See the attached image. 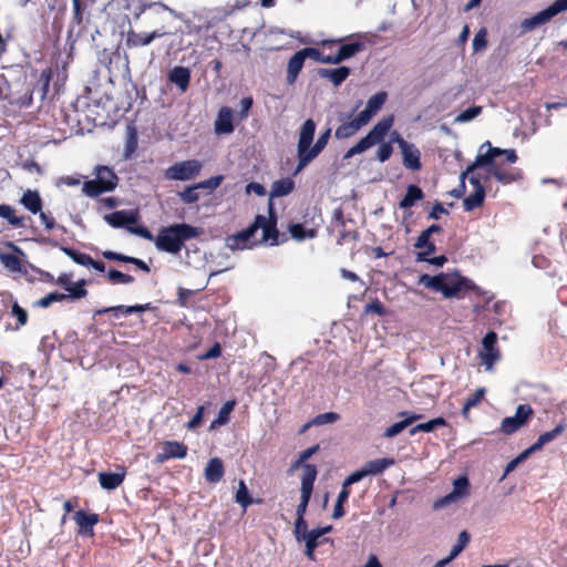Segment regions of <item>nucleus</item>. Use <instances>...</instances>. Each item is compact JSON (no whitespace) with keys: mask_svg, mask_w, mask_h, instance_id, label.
<instances>
[{"mask_svg":"<svg viewBox=\"0 0 567 567\" xmlns=\"http://www.w3.org/2000/svg\"><path fill=\"white\" fill-rule=\"evenodd\" d=\"M419 284L437 292L445 298L458 297L461 291L476 290L477 286L466 277L457 272H440L435 276L423 274L419 277Z\"/></svg>","mask_w":567,"mask_h":567,"instance_id":"f257e3e1","label":"nucleus"},{"mask_svg":"<svg viewBox=\"0 0 567 567\" xmlns=\"http://www.w3.org/2000/svg\"><path fill=\"white\" fill-rule=\"evenodd\" d=\"M202 229L195 226L182 223L163 227L154 239L156 248L161 251L176 255L186 240L198 237Z\"/></svg>","mask_w":567,"mask_h":567,"instance_id":"f03ea898","label":"nucleus"},{"mask_svg":"<svg viewBox=\"0 0 567 567\" xmlns=\"http://www.w3.org/2000/svg\"><path fill=\"white\" fill-rule=\"evenodd\" d=\"M394 123V116L388 115L380 120L369 133L362 137L355 145L350 147L343 155V159H349L358 154H361L374 145L381 143L389 134Z\"/></svg>","mask_w":567,"mask_h":567,"instance_id":"7ed1b4c3","label":"nucleus"},{"mask_svg":"<svg viewBox=\"0 0 567 567\" xmlns=\"http://www.w3.org/2000/svg\"><path fill=\"white\" fill-rule=\"evenodd\" d=\"M118 184V177L109 166L95 168V179L86 181L83 184V193L89 197H96L103 193L112 192Z\"/></svg>","mask_w":567,"mask_h":567,"instance_id":"20e7f679","label":"nucleus"},{"mask_svg":"<svg viewBox=\"0 0 567 567\" xmlns=\"http://www.w3.org/2000/svg\"><path fill=\"white\" fill-rule=\"evenodd\" d=\"M261 221V217H255V220L247 228L227 236L225 240L226 247L235 251L252 249L259 245L260 241L256 239V234L259 230Z\"/></svg>","mask_w":567,"mask_h":567,"instance_id":"39448f33","label":"nucleus"},{"mask_svg":"<svg viewBox=\"0 0 567 567\" xmlns=\"http://www.w3.org/2000/svg\"><path fill=\"white\" fill-rule=\"evenodd\" d=\"M202 167L203 165L198 159L177 162L164 171V178L167 181H190L199 175Z\"/></svg>","mask_w":567,"mask_h":567,"instance_id":"423d86ee","label":"nucleus"},{"mask_svg":"<svg viewBox=\"0 0 567 567\" xmlns=\"http://www.w3.org/2000/svg\"><path fill=\"white\" fill-rule=\"evenodd\" d=\"M566 10L567 8L565 7L561 0H555L547 8L543 9L542 11L537 12L536 14L529 18L524 19L520 22L522 33L535 30L536 28L549 22L558 13L564 12Z\"/></svg>","mask_w":567,"mask_h":567,"instance_id":"0eeeda50","label":"nucleus"},{"mask_svg":"<svg viewBox=\"0 0 567 567\" xmlns=\"http://www.w3.org/2000/svg\"><path fill=\"white\" fill-rule=\"evenodd\" d=\"M316 133V123L312 118H308L303 122L299 130V138L297 144V156L298 164L293 172V176L302 171V164L305 163L303 155L307 154L310 148Z\"/></svg>","mask_w":567,"mask_h":567,"instance_id":"6e6552de","label":"nucleus"},{"mask_svg":"<svg viewBox=\"0 0 567 567\" xmlns=\"http://www.w3.org/2000/svg\"><path fill=\"white\" fill-rule=\"evenodd\" d=\"M534 411L529 404H519L515 415L507 416L501 422V432L511 435L524 426L532 417Z\"/></svg>","mask_w":567,"mask_h":567,"instance_id":"1a4fd4ad","label":"nucleus"},{"mask_svg":"<svg viewBox=\"0 0 567 567\" xmlns=\"http://www.w3.org/2000/svg\"><path fill=\"white\" fill-rule=\"evenodd\" d=\"M173 32L165 27V24H161V27L155 28L152 32H135L130 30L126 34L125 44L128 49L146 47L151 44L154 40L163 38L164 35L172 34Z\"/></svg>","mask_w":567,"mask_h":567,"instance_id":"9d476101","label":"nucleus"},{"mask_svg":"<svg viewBox=\"0 0 567 567\" xmlns=\"http://www.w3.org/2000/svg\"><path fill=\"white\" fill-rule=\"evenodd\" d=\"M354 112L355 110H352L347 115H339V120L342 121V123L334 131V137L337 140L350 138L368 124L359 114L352 118Z\"/></svg>","mask_w":567,"mask_h":567,"instance_id":"9b49d317","label":"nucleus"},{"mask_svg":"<svg viewBox=\"0 0 567 567\" xmlns=\"http://www.w3.org/2000/svg\"><path fill=\"white\" fill-rule=\"evenodd\" d=\"M268 218L264 215L256 216L262 218V221L260 223L261 225L259 226V229L262 230V237L259 241L269 243L270 246H277L279 245V230L277 229V215L271 202L268 203Z\"/></svg>","mask_w":567,"mask_h":567,"instance_id":"f8f14e48","label":"nucleus"},{"mask_svg":"<svg viewBox=\"0 0 567 567\" xmlns=\"http://www.w3.org/2000/svg\"><path fill=\"white\" fill-rule=\"evenodd\" d=\"M496 343L497 333L495 331H488L482 340L480 358L487 370H491L494 363L499 359V351Z\"/></svg>","mask_w":567,"mask_h":567,"instance_id":"ddd939ff","label":"nucleus"},{"mask_svg":"<svg viewBox=\"0 0 567 567\" xmlns=\"http://www.w3.org/2000/svg\"><path fill=\"white\" fill-rule=\"evenodd\" d=\"M317 55L313 48H303L297 51L288 61L287 65V78L286 81L289 85L297 81L299 73L301 72L305 61L307 58L311 59V55Z\"/></svg>","mask_w":567,"mask_h":567,"instance_id":"4468645a","label":"nucleus"},{"mask_svg":"<svg viewBox=\"0 0 567 567\" xmlns=\"http://www.w3.org/2000/svg\"><path fill=\"white\" fill-rule=\"evenodd\" d=\"M168 13L173 17V19H181L182 16L176 10L169 8L163 2H145L134 8L133 16L135 19H140L143 14L145 17L150 16H158L163 20V14Z\"/></svg>","mask_w":567,"mask_h":567,"instance_id":"2eb2a0df","label":"nucleus"},{"mask_svg":"<svg viewBox=\"0 0 567 567\" xmlns=\"http://www.w3.org/2000/svg\"><path fill=\"white\" fill-rule=\"evenodd\" d=\"M138 212L134 209L117 210L104 216V220L113 228H125L138 221Z\"/></svg>","mask_w":567,"mask_h":567,"instance_id":"dca6fc26","label":"nucleus"},{"mask_svg":"<svg viewBox=\"0 0 567 567\" xmlns=\"http://www.w3.org/2000/svg\"><path fill=\"white\" fill-rule=\"evenodd\" d=\"M317 466L313 464H307L303 466V474L301 477V496L300 504L309 505V501L312 495L313 484L317 477Z\"/></svg>","mask_w":567,"mask_h":567,"instance_id":"f3484780","label":"nucleus"},{"mask_svg":"<svg viewBox=\"0 0 567 567\" xmlns=\"http://www.w3.org/2000/svg\"><path fill=\"white\" fill-rule=\"evenodd\" d=\"M187 446L177 441H167L163 444L162 452L157 454L158 462H165L169 458H184L187 455Z\"/></svg>","mask_w":567,"mask_h":567,"instance_id":"a211bd4d","label":"nucleus"},{"mask_svg":"<svg viewBox=\"0 0 567 567\" xmlns=\"http://www.w3.org/2000/svg\"><path fill=\"white\" fill-rule=\"evenodd\" d=\"M8 246L14 251V254L0 251V261L8 271L20 272L22 269L20 256H24V252L13 243H9Z\"/></svg>","mask_w":567,"mask_h":567,"instance_id":"6ab92c4d","label":"nucleus"},{"mask_svg":"<svg viewBox=\"0 0 567 567\" xmlns=\"http://www.w3.org/2000/svg\"><path fill=\"white\" fill-rule=\"evenodd\" d=\"M388 93L385 91H380L372 95L367 104L364 110H362L359 115L369 123L371 118L382 109L384 103L386 102Z\"/></svg>","mask_w":567,"mask_h":567,"instance_id":"aec40b11","label":"nucleus"},{"mask_svg":"<svg viewBox=\"0 0 567 567\" xmlns=\"http://www.w3.org/2000/svg\"><path fill=\"white\" fill-rule=\"evenodd\" d=\"M74 520L79 525V534L82 536H93L94 535V525L99 522V515L95 513H85L80 509L74 514Z\"/></svg>","mask_w":567,"mask_h":567,"instance_id":"412c9836","label":"nucleus"},{"mask_svg":"<svg viewBox=\"0 0 567 567\" xmlns=\"http://www.w3.org/2000/svg\"><path fill=\"white\" fill-rule=\"evenodd\" d=\"M402 153V164L406 169L410 171H420L422 167L421 164V152L420 150L413 144L408 143L401 148Z\"/></svg>","mask_w":567,"mask_h":567,"instance_id":"4be33fe9","label":"nucleus"},{"mask_svg":"<svg viewBox=\"0 0 567 567\" xmlns=\"http://www.w3.org/2000/svg\"><path fill=\"white\" fill-rule=\"evenodd\" d=\"M167 79L172 84H175L182 93L188 90L190 83V70L185 66H174L169 70Z\"/></svg>","mask_w":567,"mask_h":567,"instance_id":"5701e85b","label":"nucleus"},{"mask_svg":"<svg viewBox=\"0 0 567 567\" xmlns=\"http://www.w3.org/2000/svg\"><path fill=\"white\" fill-rule=\"evenodd\" d=\"M233 124V110L228 106H223L217 114L215 121V132L217 134H230L234 132Z\"/></svg>","mask_w":567,"mask_h":567,"instance_id":"b1692460","label":"nucleus"},{"mask_svg":"<svg viewBox=\"0 0 567 567\" xmlns=\"http://www.w3.org/2000/svg\"><path fill=\"white\" fill-rule=\"evenodd\" d=\"M351 70L348 66H339L337 69H318V75L321 79L329 80L334 86H339L350 75Z\"/></svg>","mask_w":567,"mask_h":567,"instance_id":"393cba45","label":"nucleus"},{"mask_svg":"<svg viewBox=\"0 0 567 567\" xmlns=\"http://www.w3.org/2000/svg\"><path fill=\"white\" fill-rule=\"evenodd\" d=\"M330 136H331V128H327L319 135L316 143L312 146H310L307 154L303 155L305 163L302 164V169L308 164H310L316 157H318V155L324 150V147L327 146V144L329 142Z\"/></svg>","mask_w":567,"mask_h":567,"instance_id":"a878e982","label":"nucleus"},{"mask_svg":"<svg viewBox=\"0 0 567 567\" xmlns=\"http://www.w3.org/2000/svg\"><path fill=\"white\" fill-rule=\"evenodd\" d=\"M491 176L495 177L499 183L506 185L519 181L523 177V173L518 168L504 169L497 165L492 167Z\"/></svg>","mask_w":567,"mask_h":567,"instance_id":"bb28decb","label":"nucleus"},{"mask_svg":"<svg viewBox=\"0 0 567 567\" xmlns=\"http://www.w3.org/2000/svg\"><path fill=\"white\" fill-rule=\"evenodd\" d=\"M125 478V471L121 472H102L99 474V482L102 488L112 491L117 488Z\"/></svg>","mask_w":567,"mask_h":567,"instance_id":"cd10ccee","label":"nucleus"},{"mask_svg":"<svg viewBox=\"0 0 567 567\" xmlns=\"http://www.w3.org/2000/svg\"><path fill=\"white\" fill-rule=\"evenodd\" d=\"M224 465L220 458L213 457L208 461L205 467V480L208 483H218L224 476Z\"/></svg>","mask_w":567,"mask_h":567,"instance_id":"c85d7f7f","label":"nucleus"},{"mask_svg":"<svg viewBox=\"0 0 567 567\" xmlns=\"http://www.w3.org/2000/svg\"><path fill=\"white\" fill-rule=\"evenodd\" d=\"M424 198V193L417 185L410 184L406 187V193L404 197L400 200L399 207L401 209H410L413 207L416 202L422 200Z\"/></svg>","mask_w":567,"mask_h":567,"instance_id":"c756f323","label":"nucleus"},{"mask_svg":"<svg viewBox=\"0 0 567 567\" xmlns=\"http://www.w3.org/2000/svg\"><path fill=\"white\" fill-rule=\"evenodd\" d=\"M395 463L394 458L382 457L367 462L362 467L365 475H379Z\"/></svg>","mask_w":567,"mask_h":567,"instance_id":"7c9ffc66","label":"nucleus"},{"mask_svg":"<svg viewBox=\"0 0 567 567\" xmlns=\"http://www.w3.org/2000/svg\"><path fill=\"white\" fill-rule=\"evenodd\" d=\"M20 203L32 214H38L42 209V199L37 190H25Z\"/></svg>","mask_w":567,"mask_h":567,"instance_id":"2f4dec72","label":"nucleus"},{"mask_svg":"<svg viewBox=\"0 0 567 567\" xmlns=\"http://www.w3.org/2000/svg\"><path fill=\"white\" fill-rule=\"evenodd\" d=\"M567 429V424L565 421L559 422L553 430L545 432L538 436L534 446L537 447V451L542 450L543 446L554 441L560 434H563Z\"/></svg>","mask_w":567,"mask_h":567,"instance_id":"473e14b6","label":"nucleus"},{"mask_svg":"<svg viewBox=\"0 0 567 567\" xmlns=\"http://www.w3.org/2000/svg\"><path fill=\"white\" fill-rule=\"evenodd\" d=\"M295 189V182L289 178H281L275 181L271 185L270 197H284L289 195Z\"/></svg>","mask_w":567,"mask_h":567,"instance_id":"72a5a7b5","label":"nucleus"},{"mask_svg":"<svg viewBox=\"0 0 567 567\" xmlns=\"http://www.w3.org/2000/svg\"><path fill=\"white\" fill-rule=\"evenodd\" d=\"M485 198V187L474 188V192L470 194L463 200V206L465 212H472L478 207H481L484 203Z\"/></svg>","mask_w":567,"mask_h":567,"instance_id":"f704fd0d","label":"nucleus"},{"mask_svg":"<svg viewBox=\"0 0 567 567\" xmlns=\"http://www.w3.org/2000/svg\"><path fill=\"white\" fill-rule=\"evenodd\" d=\"M363 49H364V44L360 41L342 44L337 51L339 62L341 63L342 61H346V60L354 56L357 53L361 52Z\"/></svg>","mask_w":567,"mask_h":567,"instance_id":"c9c22d12","label":"nucleus"},{"mask_svg":"<svg viewBox=\"0 0 567 567\" xmlns=\"http://www.w3.org/2000/svg\"><path fill=\"white\" fill-rule=\"evenodd\" d=\"M235 406V400H229L225 402L220 410L218 411L217 417L212 422L210 427L215 429L216 426L226 424L229 421V415L234 411Z\"/></svg>","mask_w":567,"mask_h":567,"instance_id":"e433bc0d","label":"nucleus"},{"mask_svg":"<svg viewBox=\"0 0 567 567\" xmlns=\"http://www.w3.org/2000/svg\"><path fill=\"white\" fill-rule=\"evenodd\" d=\"M86 281L84 279H81L76 282H72L70 286L66 287L68 293H64L65 300H78L81 298L86 297L87 290L85 289Z\"/></svg>","mask_w":567,"mask_h":567,"instance_id":"4c0bfd02","label":"nucleus"},{"mask_svg":"<svg viewBox=\"0 0 567 567\" xmlns=\"http://www.w3.org/2000/svg\"><path fill=\"white\" fill-rule=\"evenodd\" d=\"M444 425H446L445 419L442 416H439V417L432 419L427 422L420 423V424L413 426L410 430V434L415 435L419 432L430 433V432H433L436 427L444 426Z\"/></svg>","mask_w":567,"mask_h":567,"instance_id":"58836bf2","label":"nucleus"},{"mask_svg":"<svg viewBox=\"0 0 567 567\" xmlns=\"http://www.w3.org/2000/svg\"><path fill=\"white\" fill-rule=\"evenodd\" d=\"M421 419L420 414H414L410 417H406L400 422H396L389 426L384 432V437H394L398 434H400L405 427H408L410 424H412L414 421Z\"/></svg>","mask_w":567,"mask_h":567,"instance_id":"ea45409f","label":"nucleus"},{"mask_svg":"<svg viewBox=\"0 0 567 567\" xmlns=\"http://www.w3.org/2000/svg\"><path fill=\"white\" fill-rule=\"evenodd\" d=\"M498 164L496 162H493L488 153L485 154H478L475 157V161L467 166V172H475L478 168L486 167L488 175H491V169L493 166H497Z\"/></svg>","mask_w":567,"mask_h":567,"instance_id":"a19ab883","label":"nucleus"},{"mask_svg":"<svg viewBox=\"0 0 567 567\" xmlns=\"http://www.w3.org/2000/svg\"><path fill=\"white\" fill-rule=\"evenodd\" d=\"M289 233L296 240H305L307 238H315L317 236L316 229H308L302 224H291L289 226Z\"/></svg>","mask_w":567,"mask_h":567,"instance_id":"79ce46f5","label":"nucleus"},{"mask_svg":"<svg viewBox=\"0 0 567 567\" xmlns=\"http://www.w3.org/2000/svg\"><path fill=\"white\" fill-rule=\"evenodd\" d=\"M0 216L8 220V223L13 227H22L23 226V217H18L14 215V209L7 204L0 205Z\"/></svg>","mask_w":567,"mask_h":567,"instance_id":"37998d69","label":"nucleus"},{"mask_svg":"<svg viewBox=\"0 0 567 567\" xmlns=\"http://www.w3.org/2000/svg\"><path fill=\"white\" fill-rule=\"evenodd\" d=\"M61 250L71 258L75 264L89 267L91 262V256L81 251H78L71 247H61Z\"/></svg>","mask_w":567,"mask_h":567,"instance_id":"c03bdc74","label":"nucleus"},{"mask_svg":"<svg viewBox=\"0 0 567 567\" xmlns=\"http://www.w3.org/2000/svg\"><path fill=\"white\" fill-rule=\"evenodd\" d=\"M106 278L112 285H128L134 281L131 275L124 274L117 269H110L106 274Z\"/></svg>","mask_w":567,"mask_h":567,"instance_id":"a18cd8bd","label":"nucleus"},{"mask_svg":"<svg viewBox=\"0 0 567 567\" xmlns=\"http://www.w3.org/2000/svg\"><path fill=\"white\" fill-rule=\"evenodd\" d=\"M235 499L244 509L252 504V498L244 481H239Z\"/></svg>","mask_w":567,"mask_h":567,"instance_id":"49530a36","label":"nucleus"},{"mask_svg":"<svg viewBox=\"0 0 567 567\" xmlns=\"http://www.w3.org/2000/svg\"><path fill=\"white\" fill-rule=\"evenodd\" d=\"M197 186L194 184L192 186H187L183 192L178 193L179 199L187 205L195 204L199 200V193Z\"/></svg>","mask_w":567,"mask_h":567,"instance_id":"de8ad7c7","label":"nucleus"},{"mask_svg":"<svg viewBox=\"0 0 567 567\" xmlns=\"http://www.w3.org/2000/svg\"><path fill=\"white\" fill-rule=\"evenodd\" d=\"M470 488V481L466 475H461L453 482V495H455L457 498H461L462 496L466 495L468 493Z\"/></svg>","mask_w":567,"mask_h":567,"instance_id":"09e8293b","label":"nucleus"},{"mask_svg":"<svg viewBox=\"0 0 567 567\" xmlns=\"http://www.w3.org/2000/svg\"><path fill=\"white\" fill-rule=\"evenodd\" d=\"M482 106L473 105L462 111L454 120L455 123H466L475 117H477L482 113Z\"/></svg>","mask_w":567,"mask_h":567,"instance_id":"8fccbe9b","label":"nucleus"},{"mask_svg":"<svg viewBox=\"0 0 567 567\" xmlns=\"http://www.w3.org/2000/svg\"><path fill=\"white\" fill-rule=\"evenodd\" d=\"M472 47L474 52H480L487 47V31L485 28L480 29L475 33Z\"/></svg>","mask_w":567,"mask_h":567,"instance_id":"3c124183","label":"nucleus"},{"mask_svg":"<svg viewBox=\"0 0 567 567\" xmlns=\"http://www.w3.org/2000/svg\"><path fill=\"white\" fill-rule=\"evenodd\" d=\"M65 300L64 293L59 291H52L48 293L45 297L39 299L35 305L41 308H48L53 302H59Z\"/></svg>","mask_w":567,"mask_h":567,"instance_id":"603ef678","label":"nucleus"},{"mask_svg":"<svg viewBox=\"0 0 567 567\" xmlns=\"http://www.w3.org/2000/svg\"><path fill=\"white\" fill-rule=\"evenodd\" d=\"M379 144H380V146L375 153V157L380 163H384L391 157V155L393 153V146L391 145V142L384 143L382 141Z\"/></svg>","mask_w":567,"mask_h":567,"instance_id":"864d4df0","label":"nucleus"},{"mask_svg":"<svg viewBox=\"0 0 567 567\" xmlns=\"http://www.w3.org/2000/svg\"><path fill=\"white\" fill-rule=\"evenodd\" d=\"M309 532L310 530L308 529L306 519H296L293 526V535L298 543H302L303 538Z\"/></svg>","mask_w":567,"mask_h":567,"instance_id":"5fc2aeb1","label":"nucleus"},{"mask_svg":"<svg viewBox=\"0 0 567 567\" xmlns=\"http://www.w3.org/2000/svg\"><path fill=\"white\" fill-rule=\"evenodd\" d=\"M224 177L221 175L213 176L206 181L196 183L198 189H209L210 192L216 189L223 182Z\"/></svg>","mask_w":567,"mask_h":567,"instance_id":"6e6d98bb","label":"nucleus"},{"mask_svg":"<svg viewBox=\"0 0 567 567\" xmlns=\"http://www.w3.org/2000/svg\"><path fill=\"white\" fill-rule=\"evenodd\" d=\"M339 419H340V415L338 413L326 412V413L318 414L313 419L312 423L316 425H323V424L334 423Z\"/></svg>","mask_w":567,"mask_h":567,"instance_id":"4d7b16f0","label":"nucleus"},{"mask_svg":"<svg viewBox=\"0 0 567 567\" xmlns=\"http://www.w3.org/2000/svg\"><path fill=\"white\" fill-rule=\"evenodd\" d=\"M313 51H316V53H318L317 55H311V59L317 61V62H320V63H326V64H339V58L336 54H330V55H324L319 49L317 48H313Z\"/></svg>","mask_w":567,"mask_h":567,"instance_id":"13d9d810","label":"nucleus"},{"mask_svg":"<svg viewBox=\"0 0 567 567\" xmlns=\"http://www.w3.org/2000/svg\"><path fill=\"white\" fill-rule=\"evenodd\" d=\"M320 538H321V536L319 535V532L317 530V528H313L309 533H307L302 543H305V545H311L313 547H318L320 544L328 540V538H324L322 540H320Z\"/></svg>","mask_w":567,"mask_h":567,"instance_id":"bf43d9fd","label":"nucleus"},{"mask_svg":"<svg viewBox=\"0 0 567 567\" xmlns=\"http://www.w3.org/2000/svg\"><path fill=\"white\" fill-rule=\"evenodd\" d=\"M128 231L133 235L140 236L150 241H154V239H155L153 234L145 226L131 225V227H128Z\"/></svg>","mask_w":567,"mask_h":567,"instance_id":"052dcab7","label":"nucleus"},{"mask_svg":"<svg viewBox=\"0 0 567 567\" xmlns=\"http://www.w3.org/2000/svg\"><path fill=\"white\" fill-rule=\"evenodd\" d=\"M39 214H40V219H41V221L44 225L47 230H52L54 228H60V229L64 230L63 226L56 225V223H55L54 218L52 217L51 213H45V212H42V209H41L39 212Z\"/></svg>","mask_w":567,"mask_h":567,"instance_id":"680f3d73","label":"nucleus"},{"mask_svg":"<svg viewBox=\"0 0 567 567\" xmlns=\"http://www.w3.org/2000/svg\"><path fill=\"white\" fill-rule=\"evenodd\" d=\"M136 147H137L136 131L134 127L128 126V137H127V142H126V147H125L126 156H128L131 153H133L136 150Z\"/></svg>","mask_w":567,"mask_h":567,"instance_id":"e2e57ef3","label":"nucleus"},{"mask_svg":"<svg viewBox=\"0 0 567 567\" xmlns=\"http://www.w3.org/2000/svg\"><path fill=\"white\" fill-rule=\"evenodd\" d=\"M128 306L120 305V306H113L107 308H101L95 310L93 317L101 316L104 313H113L115 317H120V315L125 316V311L123 309L127 308Z\"/></svg>","mask_w":567,"mask_h":567,"instance_id":"0e129e2a","label":"nucleus"},{"mask_svg":"<svg viewBox=\"0 0 567 567\" xmlns=\"http://www.w3.org/2000/svg\"><path fill=\"white\" fill-rule=\"evenodd\" d=\"M364 477H367L363 467L354 471L351 473L344 481H343V487H349L350 485L358 483L362 481Z\"/></svg>","mask_w":567,"mask_h":567,"instance_id":"69168bd1","label":"nucleus"},{"mask_svg":"<svg viewBox=\"0 0 567 567\" xmlns=\"http://www.w3.org/2000/svg\"><path fill=\"white\" fill-rule=\"evenodd\" d=\"M12 315L17 318L20 326H24L28 321L27 311L20 307L17 302L12 305Z\"/></svg>","mask_w":567,"mask_h":567,"instance_id":"338daca9","label":"nucleus"},{"mask_svg":"<svg viewBox=\"0 0 567 567\" xmlns=\"http://www.w3.org/2000/svg\"><path fill=\"white\" fill-rule=\"evenodd\" d=\"M365 313H377L378 316H384L385 309L379 300H374L364 307Z\"/></svg>","mask_w":567,"mask_h":567,"instance_id":"774afa93","label":"nucleus"}]
</instances>
